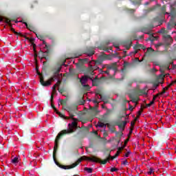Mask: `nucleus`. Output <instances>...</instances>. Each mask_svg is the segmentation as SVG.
Wrapping results in <instances>:
<instances>
[{
  "instance_id": "cd10ccee",
  "label": "nucleus",
  "mask_w": 176,
  "mask_h": 176,
  "mask_svg": "<svg viewBox=\"0 0 176 176\" xmlns=\"http://www.w3.org/2000/svg\"><path fill=\"white\" fill-rule=\"evenodd\" d=\"M11 162H12L13 164H17V163H19V157H14V158L12 160Z\"/></svg>"
},
{
  "instance_id": "a18cd8bd",
  "label": "nucleus",
  "mask_w": 176,
  "mask_h": 176,
  "mask_svg": "<svg viewBox=\"0 0 176 176\" xmlns=\"http://www.w3.org/2000/svg\"><path fill=\"white\" fill-rule=\"evenodd\" d=\"M153 10H155V8H148L146 10V12L149 13L150 12H153Z\"/></svg>"
},
{
  "instance_id": "e433bc0d",
  "label": "nucleus",
  "mask_w": 176,
  "mask_h": 176,
  "mask_svg": "<svg viewBox=\"0 0 176 176\" xmlns=\"http://www.w3.org/2000/svg\"><path fill=\"white\" fill-rule=\"evenodd\" d=\"M127 65H129V63L127 62H124V68L122 69V72H124V71H126V67H127Z\"/></svg>"
},
{
  "instance_id": "a211bd4d",
  "label": "nucleus",
  "mask_w": 176,
  "mask_h": 176,
  "mask_svg": "<svg viewBox=\"0 0 176 176\" xmlns=\"http://www.w3.org/2000/svg\"><path fill=\"white\" fill-rule=\"evenodd\" d=\"M42 53V57L43 58H45L46 60H49L50 58V56H49V54H44L43 51L41 50L40 51V54Z\"/></svg>"
},
{
  "instance_id": "6e6d98bb",
  "label": "nucleus",
  "mask_w": 176,
  "mask_h": 176,
  "mask_svg": "<svg viewBox=\"0 0 176 176\" xmlns=\"http://www.w3.org/2000/svg\"><path fill=\"white\" fill-rule=\"evenodd\" d=\"M162 12H163V13H164V12H166V6H163L161 8Z\"/></svg>"
},
{
  "instance_id": "5701e85b",
  "label": "nucleus",
  "mask_w": 176,
  "mask_h": 176,
  "mask_svg": "<svg viewBox=\"0 0 176 176\" xmlns=\"http://www.w3.org/2000/svg\"><path fill=\"white\" fill-rule=\"evenodd\" d=\"M138 93L139 94H145V95L148 94L146 93V88H144V89H139V90L138 91Z\"/></svg>"
},
{
  "instance_id": "69168bd1",
  "label": "nucleus",
  "mask_w": 176,
  "mask_h": 176,
  "mask_svg": "<svg viewBox=\"0 0 176 176\" xmlns=\"http://www.w3.org/2000/svg\"><path fill=\"white\" fill-rule=\"evenodd\" d=\"M102 74H107V75H109V70L103 71Z\"/></svg>"
},
{
  "instance_id": "1a4fd4ad",
  "label": "nucleus",
  "mask_w": 176,
  "mask_h": 176,
  "mask_svg": "<svg viewBox=\"0 0 176 176\" xmlns=\"http://www.w3.org/2000/svg\"><path fill=\"white\" fill-rule=\"evenodd\" d=\"M90 74L91 75V76H89V75H85L83 77H82V80H83V82H87V79H90L91 80H93V72H90Z\"/></svg>"
},
{
  "instance_id": "473e14b6",
  "label": "nucleus",
  "mask_w": 176,
  "mask_h": 176,
  "mask_svg": "<svg viewBox=\"0 0 176 176\" xmlns=\"http://www.w3.org/2000/svg\"><path fill=\"white\" fill-rule=\"evenodd\" d=\"M141 1L142 0H134L132 2L133 5H141Z\"/></svg>"
},
{
  "instance_id": "7c9ffc66",
  "label": "nucleus",
  "mask_w": 176,
  "mask_h": 176,
  "mask_svg": "<svg viewBox=\"0 0 176 176\" xmlns=\"http://www.w3.org/2000/svg\"><path fill=\"white\" fill-rule=\"evenodd\" d=\"M94 84V86H99L100 80H91Z\"/></svg>"
},
{
  "instance_id": "f257e3e1",
  "label": "nucleus",
  "mask_w": 176,
  "mask_h": 176,
  "mask_svg": "<svg viewBox=\"0 0 176 176\" xmlns=\"http://www.w3.org/2000/svg\"><path fill=\"white\" fill-rule=\"evenodd\" d=\"M63 109L68 112L69 118L73 122L68 124L69 129H64L57 135L55 140V152L57 151L58 142L63 135H65V134H72L75 133V130L78 129V118H74V116L76 115L78 107L76 106H65L63 107Z\"/></svg>"
},
{
  "instance_id": "c85d7f7f",
  "label": "nucleus",
  "mask_w": 176,
  "mask_h": 176,
  "mask_svg": "<svg viewBox=\"0 0 176 176\" xmlns=\"http://www.w3.org/2000/svg\"><path fill=\"white\" fill-rule=\"evenodd\" d=\"M80 56H82V54L79 52L72 54V57L74 58H78V57H80Z\"/></svg>"
},
{
  "instance_id": "4be33fe9",
  "label": "nucleus",
  "mask_w": 176,
  "mask_h": 176,
  "mask_svg": "<svg viewBox=\"0 0 176 176\" xmlns=\"http://www.w3.org/2000/svg\"><path fill=\"white\" fill-rule=\"evenodd\" d=\"M25 24L26 28H28V30H29L30 31H34V30H35V28H34L32 25H28V23H25Z\"/></svg>"
},
{
  "instance_id": "aec40b11",
  "label": "nucleus",
  "mask_w": 176,
  "mask_h": 176,
  "mask_svg": "<svg viewBox=\"0 0 176 176\" xmlns=\"http://www.w3.org/2000/svg\"><path fill=\"white\" fill-rule=\"evenodd\" d=\"M53 100H54V96H53V95H51V99H50L51 107H52V109H54V111L56 112V111H57V109L56 108V106H54V104H53Z\"/></svg>"
},
{
  "instance_id": "a19ab883",
  "label": "nucleus",
  "mask_w": 176,
  "mask_h": 176,
  "mask_svg": "<svg viewBox=\"0 0 176 176\" xmlns=\"http://www.w3.org/2000/svg\"><path fill=\"white\" fill-rule=\"evenodd\" d=\"M153 104H155V102H153V100H152L151 102H150V103L146 104V108L151 107V105H153Z\"/></svg>"
},
{
  "instance_id": "6e6552de",
  "label": "nucleus",
  "mask_w": 176,
  "mask_h": 176,
  "mask_svg": "<svg viewBox=\"0 0 176 176\" xmlns=\"http://www.w3.org/2000/svg\"><path fill=\"white\" fill-rule=\"evenodd\" d=\"M89 115L91 116H96L98 113V109L97 107H90V111H89Z\"/></svg>"
},
{
  "instance_id": "7ed1b4c3",
  "label": "nucleus",
  "mask_w": 176,
  "mask_h": 176,
  "mask_svg": "<svg viewBox=\"0 0 176 176\" xmlns=\"http://www.w3.org/2000/svg\"><path fill=\"white\" fill-rule=\"evenodd\" d=\"M58 78V76L57 74H54L51 78L47 81H45L43 77L40 78V83L42 85V86L47 87L50 86L52 85V82H54L55 79H57Z\"/></svg>"
},
{
  "instance_id": "39448f33",
  "label": "nucleus",
  "mask_w": 176,
  "mask_h": 176,
  "mask_svg": "<svg viewBox=\"0 0 176 176\" xmlns=\"http://www.w3.org/2000/svg\"><path fill=\"white\" fill-rule=\"evenodd\" d=\"M104 60H111V55H107L105 54L100 55L98 60H96L95 64H96V65H100V64H102Z\"/></svg>"
},
{
  "instance_id": "de8ad7c7",
  "label": "nucleus",
  "mask_w": 176,
  "mask_h": 176,
  "mask_svg": "<svg viewBox=\"0 0 176 176\" xmlns=\"http://www.w3.org/2000/svg\"><path fill=\"white\" fill-rule=\"evenodd\" d=\"M167 30H171L173 28V25H171V23H168L167 25Z\"/></svg>"
},
{
  "instance_id": "0eeeda50",
  "label": "nucleus",
  "mask_w": 176,
  "mask_h": 176,
  "mask_svg": "<svg viewBox=\"0 0 176 176\" xmlns=\"http://www.w3.org/2000/svg\"><path fill=\"white\" fill-rule=\"evenodd\" d=\"M126 124H127V121H122V123H119V122H116L115 125L118 126L120 131H124V127H126Z\"/></svg>"
},
{
  "instance_id": "864d4df0",
  "label": "nucleus",
  "mask_w": 176,
  "mask_h": 176,
  "mask_svg": "<svg viewBox=\"0 0 176 176\" xmlns=\"http://www.w3.org/2000/svg\"><path fill=\"white\" fill-rule=\"evenodd\" d=\"M84 87L89 91L90 90V86L89 85H84Z\"/></svg>"
},
{
  "instance_id": "72a5a7b5",
  "label": "nucleus",
  "mask_w": 176,
  "mask_h": 176,
  "mask_svg": "<svg viewBox=\"0 0 176 176\" xmlns=\"http://www.w3.org/2000/svg\"><path fill=\"white\" fill-rule=\"evenodd\" d=\"M23 38H25L27 41H29V42H31V43H33L34 42V38H30L29 37H27L24 35V36H22Z\"/></svg>"
},
{
  "instance_id": "09e8293b",
  "label": "nucleus",
  "mask_w": 176,
  "mask_h": 176,
  "mask_svg": "<svg viewBox=\"0 0 176 176\" xmlns=\"http://www.w3.org/2000/svg\"><path fill=\"white\" fill-rule=\"evenodd\" d=\"M143 108H146V107L144 106V105H141V109H140V112H141L142 113V112L144 111V109Z\"/></svg>"
},
{
  "instance_id": "603ef678",
  "label": "nucleus",
  "mask_w": 176,
  "mask_h": 176,
  "mask_svg": "<svg viewBox=\"0 0 176 176\" xmlns=\"http://www.w3.org/2000/svg\"><path fill=\"white\" fill-rule=\"evenodd\" d=\"M110 171H111V173H113V172H115V171H118V168H111L110 169Z\"/></svg>"
},
{
  "instance_id": "bb28decb",
  "label": "nucleus",
  "mask_w": 176,
  "mask_h": 176,
  "mask_svg": "<svg viewBox=\"0 0 176 176\" xmlns=\"http://www.w3.org/2000/svg\"><path fill=\"white\" fill-rule=\"evenodd\" d=\"M141 47H142V45H141V44H136L133 47V49H134V50H140L141 49Z\"/></svg>"
},
{
  "instance_id": "9d476101",
  "label": "nucleus",
  "mask_w": 176,
  "mask_h": 176,
  "mask_svg": "<svg viewBox=\"0 0 176 176\" xmlns=\"http://www.w3.org/2000/svg\"><path fill=\"white\" fill-rule=\"evenodd\" d=\"M174 64V61L170 58L169 60H168L166 63V65L164 66V67L166 69H170V65H173Z\"/></svg>"
},
{
  "instance_id": "e2e57ef3",
  "label": "nucleus",
  "mask_w": 176,
  "mask_h": 176,
  "mask_svg": "<svg viewBox=\"0 0 176 176\" xmlns=\"http://www.w3.org/2000/svg\"><path fill=\"white\" fill-rule=\"evenodd\" d=\"M44 49H47V50H50V45L46 44V45H45V47H44Z\"/></svg>"
},
{
  "instance_id": "680f3d73",
  "label": "nucleus",
  "mask_w": 176,
  "mask_h": 176,
  "mask_svg": "<svg viewBox=\"0 0 176 176\" xmlns=\"http://www.w3.org/2000/svg\"><path fill=\"white\" fill-rule=\"evenodd\" d=\"M50 53V50H47L45 52H43L44 54H49Z\"/></svg>"
},
{
  "instance_id": "338daca9",
  "label": "nucleus",
  "mask_w": 176,
  "mask_h": 176,
  "mask_svg": "<svg viewBox=\"0 0 176 176\" xmlns=\"http://www.w3.org/2000/svg\"><path fill=\"white\" fill-rule=\"evenodd\" d=\"M60 85H61V80H58L56 82V85L60 86Z\"/></svg>"
},
{
  "instance_id": "052dcab7",
  "label": "nucleus",
  "mask_w": 176,
  "mask_h": 176,
  "mask_svg": "<svg viewBox=\"0 0 176 176\" xmlns=\"http://www.w3.org/2000/svg\"><path fill=\"white\" fill-rule=\"evenodd\" d=\"M120 155V151H117L116 153V154L114 155V156L116 157H118V156H119Z\"/></svg>"
},
{
  "instance_id": "2eb2a0df",
  "label": "nucleus",
  "mask_w": 176,
  "mask_h": 176,
  "mask_svg": "<svg viewBox=\"0 0 176 176\" xmlns=\"http://www.w3.org/2000/svg\"><path fill=\"white\" fill-rule=\"evenodd\" d=\"M142 32H144V34H147V35H151V30L146 27L142 28Z\"/></svg>"
},
{
  "instance_id": "20e7f679",
  "label": "nucleus",
  "mask_w": 176,
  "mask_h": 176,
  "mask_svg": "<svg viewBox=\"0 0 176 176\" xmlns=\"http://www.w3.org/2000/svg\"><path fill=\"white\" fill-rule=\"evenodd\" d=\"M4 20H5V23H6V24H8L11 31L15 34V35H19V36H24V34H23V33L21 32H16V30H14V28H13V25H12V23H10V19H9L7 17H4L3 18Z\"/></svg>"
},
{
  "instance_id": "f8f14e48",
  "label": "nucleus",
  "mask_w": 176,
  "mask_h": 176,
  "mask_svg": "<svg viewBox=\"0 0 176 176\" xmlns=\"http://www.w3.org/2000/svg\"><path fill=\"white\" fill-rule=\"evenodd\" d=\"M105 67L107 68V69H113V71H116V63L111 65H106Z\"/></svg>"
},
{
  "instance_id": "37998d69",
  "label": "nucleus",
  "mask_w": 176,
  "mask_h": 176,
  "mask_svg": "<svg viewBox=\"0 0 176 176\" xmlns=\"http://www.w3.org/2000/svg\"><path fill=\"white\" fill-rule=\"evenodd\" d=\"M60 104L61 105H67V100H60Z\"/></svg>"
},
{
  "instance_id": "bf43d9fd",
  "label": "nucleus",
  "mask_w": 176,
  "mask_h": 176,
  "mask_svg": "<svg viewBox=\"0 0 176 176\" xmlns=\"http://www.w3.org/2000/svg\"><path fill=\"white\" fill-rule=\"evenodd\" d=\"M130 153H131V151H129L125 154V157H129V156H130Z\"/></svg>"
},
{
  "instance_id": "f704fd0d",
  "label": "nucleus",
  "mask_w": 176,
  "mask_h": 176,
  "mask_svg": "<svg viewBox=\"0 0 176 176\" xmlns=\"http://www.w3.org/2000/svg\"><path fill=\"white\" fill-rule=\"evenodd\" d=\"M100 100H101V101L105 102L108 100V98L106 96L102 95L100 96Z\"/></svg>"
},
{
  "instance_id": "ea45409f",
  "label": "nucleus",
  "mask_w": 176,
  "mask_h": 176,
  "mask_svg": "<svg viewBox=\"0 0 176 176\" xmlns=\"http://www.w3.org/2000/svg\"><path fill=\"white\" fill-rule=\"evenodd\" d=\"M96 127H100L101 129H102V127H104V123L103 122H98Z\"/></svg>"
},
{
  "instance_id": "412c9836",
  "label": "nucleus",
  "mask_w": 176,
  "mask_h": 176,
  "mask_svg": "<svg viewBox=\"0 0 176 176\" xmlns=\"http://www.w3.org/2000/svg\"><path fill=\"white\" fill-rule=\"evenodd\" d=\"M129 98H131L132 102L135 103L138 101V97H134L133 95H130Z\"/></svg>"
},
{
  "instance_id": "58836bf2",
  "label": "nucleus",
  "mask_w": 176,
  "mask_h": 176,
  "mask_svg": "<svg viewBox=\"0 0 176 176\" xmlns=\"http://www.w3.org/2000/svg\"><path fill=\"white\" fill-rule=\"evenodd\" d=\"M164 38L165 39H170L171 41H173V38H171V36L170 34H166V35L164 36Z\"/></svg>"
},
{
  "instance_id": "c03bdc74",
  "label": "nucleus",
  "mask_w": 176,
  "mask_h": 176,
  "mask_svg": "<svg viewBox=\"0 0 176 176\" xmlns=\"http://www.w3.org/2000/svg\"><path fill=\"white\" fill-rule=\"evenodd\" d=\"M32 46H33V50L34 53H36V45L35 43H32Z\"/></svg>"
},
{
  "instance_id": "a878e982",
  "label": "nucleus",
  "mask_w": 176,
  "mask_h": 176,
  "mask_svg": "<svg viewBox=\"0 0 176 176\" xmlns=\"http://www.w3.org/2000/svg\"><path fill=\"white\" fill-rule=\"evenodd\" d=\"M84 170L85 171H87V173H88V174H91V173H93V168H87V167H85L84 168Z\"/></svg>"
},
{
  "instance_id": "5fc2aeb1",
  "label": "nucleus",
  "mask_w": 176,
  "mask_h": 176,
  "mask_svg": "<svg viewBox=\"0 0 176 176\" xmlns=\"http://www.w3.org/2000/svg\"><path fill=\"white\" fill-rule=\"evenodd\" d=\"M152 173H153V169L152 168H150L149 171L148 172V174L149 175H151Z\"/></svg>"
},
{
  "instance_id": "13d9d810",
  "label": "nucleus",
  "mask_w": 176,
  "mask_h": 176,
  "mask_svg": "<svg viewBox=\"0 0 176 176\" xmlns=\"http://www.w3.org/2000/svg\"><path fill=\"white\" fill-rule=\"evenodd\" d=\"M111 112V110L107 109L104 115H106V116L110 115Z\"/></svg>"
},
{
  "instance_id": "f3484780",
  "label": "nucleus",
  "mask_w": 176,
  "mask_h": 176,
  "mask_svg": "<svg viewBox=\"0 0 176 176\" xmlns=\"http://www.w3.org/2000/svg\"><path fill=\"white\" fill-rule=\"evenodd\" d=\"M60 71H61V65H59L57 68L54 69V75H57L58 76V74H60Z\"/></svg>"
},
{
  "instance_id": "0e129e2a",
  "label": "nucleus",
  "mask_w": 176,
  "mask_h": 176,
  "mask_svg": "<svg viewBox=\"0 0 176 176\" xmlns=\"http://www.w3.org/2000/svg\"><path fill=\"white\" fill-rule=\"evenodd\" d=\"M127 160H124V161H123L122 162V164H124V166H126V165H127Z\"/></svg>"
},
{
  "instance_id": "ddd939ff",
  "label": "nucleus",
  "mask_w": 176,
  "mask_h": 176,
  "mask_svg": "<svg viewBox=\"0 0 176 176\" xmlns=\"http://www.w3.org/2000/svg\"><path fill=\"white\" fill-rule=\"evenodd\" d=\"M98 49L99 50H104V52H109V50H112V47H110L109 49L108 47H106L104 45H100L98 47Z\"/></svg>"
},
{
  "instance_id": "393cba45",
  "label": "nucleus",
  "mask_w": 176,
  "mask_h": 176,
  "mask_svg": "<svg viewBox=\"0 0 176 176\" xmlns=\"http://www.w3.org/2000/svg\"><path fill=\"white\" fill-rule=\"evenodd\" d=\"M157 39V37H155L152 35V34H150V36L148 37V41H151V42H153Z\"/></svg>"
},
{
  "instance_id": "c9c22d12",
  "label": "nucleus",
  "mask_w": 176,
  "mask_h": 176,
  "mask_svg": "<svg viewBox=\"0 0 176 176\" xmlns=\"http://www.w3.org/2000/svg\"><path fill=\"white\" fill-rule=\"evenodd\" d=\"M36 38H38V39H40L41 41H43L44 37L43 35L36 34Z\"/></svg>"
},
{
  "instance_id": "4c0bfd02",
  "label": "nucleus",
  "mask_w": 176,
  "mask_h": 176,
  "mask_svg": "<svg viewBox=\"0 0 176 176\" xmlns=\"http://www.w3.org/2000/svg\"><path fill=\"white\" fill-rule=\"evenodd\" d=\"M96 97H98V96H100V97L102 96V94H101V90L98 89L96 91Z\"/></svg>"
},
{
  "instance_id": "4468645a",
  "label": "nucleus",
  "mask_w": 176,
  "mask_h": 176,
  "mask_svg": "<svg viewBox=\"0 0 176 176\" xmlns=\"http://www.w3.org/2000/svg\"><path fill=\"white\" fill-rule=\"evenodd\" d=\"M107 127H108L109 130H110V131L111 133L116 132V128H115V126L111 125V124H109V123H107Z\"/></svg>"
},
{
  "instance_id": "3c124183",
  "label": "nucleus",
  "mask_w": 176,
  "mask_h": 176,
  "mask_svg": "<svg viewBox=\"0 0 176 176\" xmlns=\"http://www.w3.org/2000/svg\"><path fill=\"white\" fill-rule=\"evenodd\" d=\"M58 91H59L60 93V94H63V93H64L65 90L63 88L62 89L58 88Z\"/></svg>"
},
{
  "instance_id": "79ce46f5",
  "label": "nucleus",
  "mask_w": 176,
  "mask_h": 176,
  "mask_svg": "<svg viewBox=\"0 0 176 176\" xmlns=\"http://www.w3.org/2000/svg\"><path fill=\"white\" fill-rule=\"evenodd\" d=\"M36 71L37 72V75H39L40 76V78L43 77V76H42V74H41V72H39V70L38 69V67H36Z\"/></svg>"
},
{
  "instance_id": "9b49d317",
  "label": "nucleus",
  "mask_w": 176,
  "mask_h": 176,
  "mask_svg": "<svg viewBox=\"0 0 176 176\" xmlns=\"http://www.w3.org/2000/svg\"><path fill=\"white\" fill-rule=\"evenodd\" d=\"M107 153V159H109V160H113L114 159H116V157L114 156H111V153L112 152V150H109V148H107L106 149Z\"/></svg>"
},
{
  "instance_id": "774afa93",
  "label": "nucleus",
  "mask_w": 176,
  "mask_h": 176,
  "mask_svg": "<svg viewBox=\"0 0 176 176\" xmlns=\"http://www.w3.org/2000/svg\"><path fill=\"white\" fill-rule=\"evenodd\" d=\"M109 43H110V41H105L104 43V45H105L106 46H108V45H109Z\"/></svg>"
},
{
  "instance_id": "c756f323",
  "label": "nucleus",
  "mask_w": 176,
  "mask_h": 176,
  "mask_svg": "<svg viewBox=\"0 0 176 176\" xmlns=\"http://www.w3.org/2000/svg\"><path fill=\"white\" fill-rule=\"evenodd\" d=\"M115 133H116V137H120V138H121L123 136L122 131H120V132L116 131Z\"/></svg>"
},
{
  "instance_id": "4d7b16f0",
  "label": "nucleus",
  "mask_w": 176,
  "mask_h": 176,
  "mask_svg": "<svg viewBox=\"0 0 176 176\" xmlns=\"http://www.w3.org/2000/svg\"><path fill=\"white\" fill-rule=\"evenodd\" d=\"M56 93H57V90L56 89H52V96H53V97H54V94H56Z\"/></svg>"
},
{
  "instance_id": "6ab92c4d",
  "label": "nucleus",
  "mask_w": 176,
  "mask_h": 176,
  "mask_svg": "<svg viewBox=\"0 0 176 176\" xmlns=\"http://www.w3.org/2000/svg\"><path fill=\"white\" fill-rule=\"evenodd\" d=\"M124 46H131L133 45V41L131 40H126L123 42Z\"/></svg>"
},
{
  "instance_id": "423d86ee",
  "label": "nucleus",
  "mask_w": 176,
  "mask_h": 176,
  "mask_svg": "<svg viewBox=\"0 0 176 176\" xmlns=\"http://www.w3.org/2000/svg\"><path fill=\"white\" fill-rule=\"evenodd\" d=\"M94 49L96 48L94 47H87L86 50L84 51V54H87L89 57H91V56H93V54H94L95 53Z\"/></svg>"
},
{
  "instance_id": "f03ea898",
  "label": "nucleus",
  "mask_w": 176,
  "mask_h": 176,
  "mask_svg": "<svg viewBox=\"0 0 176 176\" xmlns=\"http://www.w3.org/2000/svg\"><path fill=\"white\" fill-rule=\"evenodd\" d=\"M58 150V146L56 148V144H54V152H53V159L56 166H58V167H59L60 168H63V170H70V168H75L76 166H78L80 163L82 162V160H89V162H100V160H98V157L96 156L87 157L84 155L80 158H79L76 162L72 164V165H69V166L62 165L56 160V155L57 153Z\"/></svg>"
},
{
  "instance_id": "b1692460",
  "label": "nucleus",
  "mask_w": 176,
  "mask_h": 176,
  "mask_svg": "<svg viewBox=\"0 0 176 176\" xmlns=\"http://www.w3.org/2000/svg\"><path fill=\"white\" fill-rule=\"evenodd\" d=\"M55 112H56L57 115H58L60 116V118H65V119H69V118L65 117V116H64V114H63L61 112H60L57 110Z\"/></svg>"
},
{
  "instance_id": "49530a36",
  "label": "nucleus",
  "mask_w": 176,
  "mask_h": 176,
  "mask_svg": "<svg viewBox=\"0 0 176 176\" xmlns=\"http://www.w3.org/2000/svg\"><path fill=\"white\" fill-rule=\"evenodd\" d=\"M159 96H160V94H157L156 96H153V102H155V100H156V98H157Z\"/></svg>"
},
{
  "instance_id": "2f4dec72",
  "label": "nucleus",
  "mask_w": 176,
  "mask_h": 176,
  "mask_svg": "<svg viewBox=\"0 0 176 176\" xmlns=\"http://www.w3.org/2000/svg\"><path fill=\"white\" fill-rule=\"evenodd\" d=\"M153 52V49L152 47L147 48V52L145 53L146 56H148L150 53H152Z\"/></svg>"
},
{
  "instance_id": "8fccbe9b",
  "label": "nucleus",
  "mask_w": 176,
  "mask_h": 176,
  "mask_svg": "<svg viewBox=\"0 0 176 176\" xmlns=\"http://www.w3.org/2000/svg\"><path fill=\"white\" fill-rule=\"evenodd\" d=\"M176 83V80L174 81H172L170 84L168 85V87H171V86H173V85H175Z\"/></svg>"
},
{
  "instance_id": "dca6fc26",
  "label": "nucleus",
  "mask_w": 176,
  "mask_h": 176,
  "mask_svg": "<svg viewBox=\"0 0 176 176\" xmlns=\"http://www.w3.org/2000/svg\"><path fill=\"white\" fill-rule=\"evenodd\" d=\"M99 160V162H94V163H100V164H107L108 162H109V158L107 157L105 160L101 161L100 158H98Z\"/></svg>"
}]
</instances>
